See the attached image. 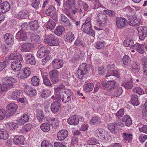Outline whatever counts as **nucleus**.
<instances>
[{"instance_id":"f257e3e1","label":"nucleus","mask_w":147,"mask_h":147,"mask_svg":"<svg viewBox=\"0 0 147 147\" xmlns=\"http://www.w3.org/2000/svg\"><path fill=\"white\" fill-rule=\"evenodd\" d=\"M2 84H0V92L7 91L9 89L12 88L14 87L13 83L17 82L16 79L11 76L4 78L2 80Z\"/></svg>"},{"instance_id":"f03ea898","label":"nucleus","mask_w":147,"mask_h":147,"mask_svg":"<svg viewBox=\"0 0 147 147\" xmlns=\"http://www.w3.org/2000/svg\"><path fill=\"white\" fill-rule=\"evenodd\" d=\"M88 9V6L86 3L81 0H79L73 8L72 11L74 14H77L82 16L84 15V11H86Z\"/></svg>"},{"instance_id":"7ed1b4c3","label":"nucleus","mask_w":147,"mask_h":147,"mask_svg":"<svg viewBox=\"0 0 147 147\" xmlns=\"http://www.w3.org/2000/svg\"><path fill=\"white\" fill-rule=\"evenodd\" d=\"M108 20L106 15L104 13H98L96 17V24L98 26L102 28L107 25Z\"/></svg>"},{"instance_id":"20e7f679","label":"nucleus","mask_w":147,"mask_h":147,"mask_svg":"<svg viewBox=\"0 0 147 147\" xmlns=\"http://www.w3.org/2000/svg\"><path fill=\"white\" fill-rule=\"evenodd\" d=\"M89 70L88 66L86 63L80 65L76 73V76L80 79H82L84 76L88 73Z\"/></svg>"},{"instance_id":"39448f33","label":"nucleus","mask_w":147,"mask_h":147,"mask_svg":"<svg viewBox=\"0 0 147 147\" xmlns=\"http://www.w3.org/2000/svg\"><path fill=\"white\" fill-rule=\"evenodd\" d=\"M44 42L45 43L50 46H58L59 43V39L55 35L50 34L46 36Z\"/></svg>"},{"instance_id":"423d86ee","label":"nucleus","mask_w":147,"mask_h":147,"mask_svg":"<svg viewBox=\"0 0 147 147\" xmlns=\"http://www.w3.org/2000/svg\"><path fill=\"white\" fill-rule=\"evenodd\" d=\"M92 25H82L81 27L82 30L85 33L94 37L95 36L94 30L92 29Z\"/></svg>"},{"instance_id":"0eeeda50","label":"nucleus","mask_w":147,"mask_h":147,"mask_svg":"<svg viewBox=\"0 0 147 147\" xmlns=\"http://www.w3.org/2000/svg\"><path fill=\"white\" fill-rule=\"evenodd\" d=\"M17 105L14 103L8 104L6 107V111L8 116L12 115L16 111L17 109Z\"/></svg>"},{"instance_id":"6e6552de","label":"nucleus","mask_w":147,"mask_h":147,"mask_svg":"<svg viewBox=\"0 0 147 147\" xmlns=\"http://www.w3.org/2000/svg\"><path fill=\"white\" fill-rule=\"evenodd\" d=\"M72 95V93L69 90H67L64 91V93L61 94V100L63 102L66 103L71 100Z\"/></svg>"},{"instance_id":"1a4fd4ad","label":"nucleus","mask_w":147,"mask_h":147,"mask_svg":"<svg viewBox=\"0 0 147 147\" xmlns=\"http://www.w3.org/2000/svg\"><path fill=\"white\" fill-rule=\"evenodd\" d=\"M63 64V61L58 58L54 59L51 63L52 67L55 69H58L62 67Z\"/></svg>"},{"instance_id":"9d476101","label":"nucleus","mask_w":147,"mask_h":147,"mask_svg":"<svg viewBox=\"0 0 147 147\" xmlns=\"http://www.w3.org/2000/svg\"><path fill=\"white\" fill-rule=\"evenodd\" d=\"M139 39L143 40L147 36V28L145 26H140L138 28Z\"/></svg>"},{"instance_id":"9b49d317","label":"nucleus","mask_w":147,"mask_h":147,"mask_svg":"<svg viewBox=\"0 0 147 147\" xmlns=\"http://www.w3.org/2000/svg\"><path fill=\"white\" fill-rule=\"evenodd\" d=\"M116 25L119 28H123L128 23V21L124 18L117 17L116 18Z\"/></svg>"},{"instance_id":"f8f14e48","label":"nucleus","mask_w":147,"mask_h":147,"mask_svg":"<svg viewBox=\"0 0 147 147\" xmlns=\"http://www.w3.org/2000/svg\"><path fill=\"white\" fill-rule=\"evenodd\" d=\"M116 86V82L113 80L108 81L107 82L102 84L103 87L105 89L106 88L108 91H111Z\"/></svg>"},{"instance_id":"ddd939ff","label":"nucleus","mask_w":147,"mask_h":147,"mask_svg":"<svg viewBox=\"0 0 147 147\" xmlns=\"http://www.w3.org/2000/svg\"><path fill=\"white\" fill-rule=\"evenodd\" d=\"M24 90L25 93L30 96H34L36 95L37 93L35 89L27 85H26Z\"/></svg>"},{"instance_id":"4468645a","label":"nucleus","mask_w":147,"mask_h":147,"mask_svg":"<svg viewBox=\"0 0 147 147\" xmlns=\"http://www.w3.org/2000/svg\"><path fill=\"white\" fill-rule=\"evenodd\" d=\"M46 120L51 123L50 125L52 128L55 129L58 128L59 121L57 119H55L49 117H46Z\"/></svg>"},{"instance_id":"2eb2a0df","label":"nucleus","mask_w":147,"mask_h":147,"mask_svg":"<svg viewBox=\"0 0 147 147\" xmlns=\"http://www.w3.org/2000/svg\"><path fill=\"white\" fill-rule=\"evenodd\" d=\"M107 68L108 71L105 76L106 77H109L111 76H114L117 78L120 77V75L119 73L116 71L114 70L113 68L110 67V66L108 65Z\"/></svg>"},{"instance_id":"dca6fc26","label":"nucleus","mask_w":147,"mask_h":147,"mask_svg":"<svg viewBox=\"0 0 147 147\" xmlns=\"http://www.w3.org/2000/svg\"><path fill=\"white\" fill-rule=\"evenodd\" d=\"M27 34L22 30L19 31L16 34V38L19 41L26 40L27 39Z\"/></svg>"},{"instance_id":"f3484780","label":"nucleus","mask_w":147,"mask_h":147,"mask_svg":"<svg viewBox=\"0 0 147 147\" xmlns=\"http://www.w3.org/2000/svg\"><path fill=\"white\" fill-rule=\"evenodd\" d=\"M50 51L46 46H42L40 48L37 53V56L39 58H42L45 55V53H49Z\"/></svg>"},{"instance_id":"a211bd4d","label":"nucleus","mask_w":147,"mask_h":147,"mask_svg":"<svg viewBox=\"0 0 147 147\" xmlns=\"http://www.w3.org/2000/svg\"><path fill=\"white\" fill-rule=\"evenodd\" d=\"M25 61L27 63L32 65H34L36 63V61L33 55L30 53L26 54L25 56Z\"/></svg>"},{"instance_id":"6ab92c4d","label":"nucleus","mask_w":147,"mask_h":147,"mask_svg":"<svg viewBox=\"0 0 147 147\" xmlns=\"http://www.w3.org/2000/svg\"><path fill=\"white\" fill-rule=\"evenodd\" d=\"M19 72L20 75L19 78L21 79H24L27 78L31 74L30 69L28 67L24 68Z\"/></svg>"},{"instance_id":"aec40b11","label":"nucleus","mask_w":147,"mask_h":147,"mask_svg":"<svg viewBox=\"0 0 147 147\" xmlns=\"http://www.w3.org/2000/svg\"><path fill=\"white\" fill-rule=\"evenodd\" d=\"M41 76L43 80V84L47 86H52V84L49 78L48 74L46 72L42 73Z\"/></svg>"},{"instance_id":"412c9836","label":"nucleus","mask_w":147,"mask_h":147,"mask_svg":"<svg viewBox=\"0 0 147 147\" xmlns=\"http://www.w3.org/2000/svg\"><path fill=\"white\" fill-rule=\"evenodd\" d=\"M21 62L19 61H14L12 62L11 67L12 70L15 71H18L22 67Z\"/></svg>"},{"instance_id":"4be33fe9","label":"nucleus","mask_w":147,"mask_h":147,"mask_svg":"<svg viewBox=\"0 0 147 147\" xmlns=\"http://www.w3.org/2000/svg\"><path fill=\"white\" fill-rule=\"evenodd\" d=\"M8 59L10 60H15L20 61L23 60V58L21 54L18 53H14L9 55Z\"/></svg>"},{"instance_id":"5701e85b","label":"nucleus","mask_w":147,"mask_h":147,"mask_svg":"<svg viewBox=\"0 0 147 147\" xmlns=\"http://www.w3.org/2000/svg\"><path fill=\"white\" fill-rule=\"evenodd\" d=\"M68 131L65 129H62L59 131L57 135L59 140L61 141L64 140L68 136Z\"/></svg>"},{"instance_id":"b1692460","label":"nucleus","mask_w":147,"mask_h":147,"mask_svg":"<svg viewBox=\"0 0 147 147\" xmlns=\"http://www.w3.org/2000/svg\"><path fill=\"white\" fill-rule=\"evenodd\" d=\"M24 138L23 136L18 135L16 136L13 139V141L16 144L22 145L24 144Z\"/></svg>"},{"instance_id":"393cba45","label":"nucleus","mask_w":147,"mask_h":147,"mask_svg":"<svg viewBox=\"0 0 147 147\" xmlns=\"http://www.w3.org/2000/svg\"><path fill=\"white\" fill-rule=\"evenodd\" d=\"M79 119L76 115H74L69 117L67 119V122L70 125H76L79 122Z\"/></svg>"},{"instance_id":"a878e982","label":"nucleus","mask_w":147,"mask_h":147,"mask_svg":"<svg viewBox=\"0 0 147 147\" xmlns=\"http://www.w3.org/2000/svg\"><path fill=\"white\" fill-rule=\"evenodd\" d=\"M122 92V90L121 87H116L111 91V94L114 96L117 97L120 96Z\"/></svg>"},{"instance_id":"bb28decb","label":"nucleus","mask_w":147,"mask_h":147,"mask_svg":"<svg viewBox=\"0 0 147 147\" xmlns=\"http://www.w3.org/2000/svg\"><path fill=\"white\" fill-rule=\"evenodd\" d=\"M61 104L57 101H55L51 104V108L52 112L53 113H55L58 111L59 109Z\"/></svg>"},{"instance_id":"cd10ccee","label":"nucleus","mask_w":147,"mask_h":147,"mask_svg":"<svg viewBox=\"0 0 147 147\" xmlns=\"http://www.w3.org/2000/svg\"><path fill=\"white\" fill-rule=\"evenodd\" d=\"M22 95L20 90H16L14 91L10 95V98L13 100H17Z\"/></svg>"},{"instance_id":"c85d7f7f","label":"nucleus","mask_w":147,"mask_h":147,"mask_svg":"<svg viewBox=\"0 0 147 147\" xmlns=\"http://www.w3.org/2000/svg\"><path fill=\"white\" fill-rule=\"evenodd\" d=\"M4 38L5 43L7 45L11 44L13 42V36L10 33L6 34L4 36Z\"/></svg>"},{"instance_id":"c756f323","label":"nucleus","mask_w":147,"mask_h":147,"mask_svg":"<svg viewBox=\"0 0 147 147\" xmlns=\"http://www.w3.org/2000/svg\"><path fill=\"white\" fill-rule=\"evenodd\" d=\"M76 5L75 0H67L64 4L65 8L72 9Z\"/></svg>"},{"instance_id":"7c9ffc66","label":"nucleus","mask_w":147,"mask_h":147,"mask_svg":"<svg viewBox=\"0 0 147 147\" xmlns=\"http://www.w3.org/2000/svg\"><path fill=\"white\" fill-rule=\"evenodd\" d=\"M128 23L132 26H138L142 23L141 20L138 18H131L129 19V21H128Z\"/></svg>"},{"instance_id":"2f4dec72","label":"nucleus","mask_w":147,"mask_h":147,"mask_svg":"<svg viewBox=\"0 0 147 147\" xmlns=\"http://www.w3.org/2000/svg\"><path fill=\"white\" fill-rule=\"evenodd\" d=\"M29 25L30 29L32 30H36L39 27L38 21L36 20L30 22Z\"/></svg>"},{"instance_id":"473e14b6","label":"nucleus","mask_w":147,"mask_h":147,"mask_svg":"<svg viewBox=\"0 0 147 147\" xmlns=\"http://www.w3.org/2000/svg\"><path fill=\"white\" fill-rule=\"evenodd\" d=\"M27 12L25 10H23L15 14L16 18L22 19L25 18L27 17Z\"/></svg>"},{"instance_id":"72a5a7b5","label":"nucleus","mask_w":147,"mask_h":147,"mask_svg":"<svg viewBox=\"0 0 147 147\" xmlns=\"http://www.w3.org/2000/svg\"><path fill=\"white\" fill-rule=\"evenodd\" d=\"M133 40L131 39H127L125 40L123 44L126 47H130L131 48H136V45H134Z\"/></svg>"},{"instance_id":"f704fd0d","label":"nucleus","mask_w":147,"mask_h":147,"mask_svg":"<svg viewBox=\"0 0 147 147\" xmlns=\"http://www.w3.org/2000/svg\"><path fill=\"white\" fill-rule=\"evenodd\" d=\"M51 93L50 90L44 89L40 92V97L46 99L51 95Z\"/></svg>"},{"instance_id":"c9c22d12","label":"nucleus","mask_w":147,"mask_h":147,"mask_svg":"<svg viewBox=\"0 0 147 147\" xmlns=\"http://www.w3.org/2000/svg\"><path fill=\"white\" fill-rule=\"evenodd\" d=\"M56 10L55 7L52 5L49 7L45 11V13L48 16H53L56 13Z\"/></svg>"},{"instance_id":"e433bc0d","label":"nucleus","mask_w":147,"mask_h":147,"mask_svg":"<svg viewBox=\"0 0 147 147\" xmlns=\"http://www.w3.org/2000/svg\"><path fill=\"white\" fill-rule=\"evenodd\" d=\"M94 87V84L92 83H85L83 86V89L84 91L88 92L92 90Z\"/></svg>"},{"instance_id":"4c0bfd02","label":"nucleus","mask_w":147,"mask_h":147,"mask_svg":"<svg viewBox=\"0 0 147 147\" xmlns=\"http://www.w3.org/2000/svg\"><path fill=\"white\" fill-rule=\"evenodd\" d=\"M32 44L25 43L22 45L21 48V51H29L32 48Z\"/></svg>"},{"instance_id":"58836bf2","label":"nucleus","mask_w":147,"mask_h":147,"mask_svg":"<svg viewBox=\"0 0 147 147\" xmlns=\"http://www.w3.org/2000/svg\"><path fill=\"white\" fill-rule=\"evenodd\" d=\"M45 116L42 110H38L36 112V117L40 122L42 121Z\"/></svg>"},{"instance_id":"ea45409f","label":"nucleus","mask_w":147,"mask_h":147,"mask_svg":"<svg viewBox=\"0 0 147 147\" xmlns=\"http://www.w3.org/2000/svg\"><path fill=\"white\" fill-rule=\"evenodd\" d=\"M9 135L4 129H0V140H5L8 138Z\"/></svg>"},{"instance_id":"a19ab883","label":"nucleus","mask_w":147,"mask_h":147,"mask_svg":"<svg viewBox=\"0 0 147 147\" xmlns=\"http://www.w3.org/2000/svg\"><path fill=\"white\" fill-rule=\"evenodd\" d=\"M122 121L125 122V125L127 126H130L132 123L131 119L128 115H125L122 118Z\"/></svg>"},{"instance_id":"79ce46f5","label":"nucleus","mask_w":147,"mask_h":147,"mask_svg":"<svg viewBox=\"0 0 147 147\" xmlns=\"http://www.w3.org/2000/svg\"><path fill=\"white\" fill-rule=\"evenodd\" d=\"M1 8L2 9L3 12H6L9 10L10 9V5L7 2H5L1 4Z\"/></svg>"},{"instance_id":"37998d69","label":"nucleus","mask_w":147,"mask_h":147,"mask_svg":"<svg viewBox=\"0 0 147 147\" xmlns=\"http://www.w3.org/2000/svg\"><path fill=\"white\" fill-rule=\"evenodd\" d=\"M124 137H123L125 142H127L130 143L132 140L133 134H127L126 133H123Z\"/></svg>"},{"instance_id":"c03bdc74","label":"nucleus","mask_w":147,"mask_h":147,"mask_svg":"<svg viewBox=\"0 0 147 147\" xmlns=\"http://www.w3.org/2000/svg\"><path fill=\"white\" fill-rule=\"evenodd\" d=\"M40 79L37 76H33L31 79V84L34 86H38L39 84Z\"/></svg>"},{"instance_id":"a18cd8bd","label":"nucleus","mask_w":147,"mask_h":147,"mask_svg":"<svg viewBox=\"0 0 147 147\" xmlns=\"http://www.w3.org/2000/svg\"><path fill=\"white\" fill-rule=\"evenodd\" d=\"M138 97L136 95L133 94L131 96V103L134 106H137L139 104Z\"/></svg>"},{"instance_id":"49530a36","label":"nucleus","mask_w":147,"mask_h":147,"mask_svg":"<svg viewBox=\"0 0 147 147\" xmlns=\"http://www.w3.org/2000/svg\"><path fill=\"white\" fill-rule=\"evenodd\" d=\"M30 38L33 42L38 44L40 42V37L38 35L32 34Z\"/></svg>"},{"instance_id":"de8ad7c7","label":"nucleus","mask_w":147,"mask_h":147,"mask_svg":"<svg viewBox=\"0 0 147 147\" xmlns=\"http://www.w3.org/2000/svg\"><path fill=\"white\" fill-rule=\"evenodd\" d=\"M64 30V28L63 26H58L55 30V33L57 35H60L62 34V33Z\"/></svg>"},{"instance_id":"09e8293b","label":"nucleus","mask_w":147,"mask_h":147,"mask_svg":"<svg viewBox=\"0 0 147 147\" xmlns=\"http://www.w3.org/2000/svg\"><path fill=\"white\" fill-rule=\"evenodd\" d=\"M103 11L107 14L111 18H115L116 17V13L113 10L109 9L104 10Z\"/></svg>"},{"instance_id":"8fccbe9b","label":"nucleus","mask_w":147,"mask_h":147,"mask_svg":"<svg viewBox=\"0 0 147 147\" xmlns=\"http://www.w3.org/2000/svg\"><path fill=\"white\" fill-rule=\"evenodd\" d=\"M55 26V22L51 19H49L46 25L47 27L51 30L54 28Z\"/></svg>"},{"instance_id":"3c124183","label":"nucleus","mask_w":147,"mask_h":147,"mask_svg":"<svg viewBox=\"0 0 147 147\" xmlns=\"http://www.w3.org/2000/svg\"><path fill=\"white\" fill-rule=\"evenodd\" d=\"M7 128L16 129L18 127V125L17 123L12 122H9L5 125Z\"/></svg>"},{"instance_id":"603ef678","label":"nucleus","mask_w":147,"mask_h":147,"mask_svg":"<svg viewBox=\"0 0 147 147\" xmlns=\"http://www.w3.org/2000/svg\"><path fill=\"white\" fill-rule=\"evenodd\" d=\"M136 49L137 51L141 54H143L144 52V47L142 44L137 43Z\"/></svg>"},{"instance_id":"864d4df0","label":"nucleus","mask_w":147,"mask_h":147,"mask_svg":"<svg viewBox=\"0 0 147 147\" xmlns=\"http://www.w3.org/2000/svg\"><path fill=\"white\" fill-rule=\"evenodd\" d=\"M52 57L51 55H48L45 58L43 59L40 63L41 65L43 66L45 65L47 62L50 59H51Z\"/></svg>"},{"instance_id":"5fc2aeb1","label":"nucleus","mask_w":147,"mask_h":147,"mask_svg":"<svg viewBox=\"0 0 147 147\" xmlns=\"http://www.w3.org/2000/svg\"><path fill=\"white\" fill-rule=\"evenodd\" d=\"M133 92L139 95H141L144 93L143 89L140 87H136L133 89Z\"/></svg>"},{"instance_id":"6e6d98bb","label":"nucleus","mask_w":147,"mask_h":147,"mask_svg":"<svg viewBox=\"0 0 147 147\" xmlns=\"http://www.w3.org/2000/svg\"><path fill=\"white\" fill-rule=\"evenodd\" d=\"M98 144V140L93 138H90L87 142L88 145H96Z\"/></svg>"},{"instance_id":"4d7b16f0","label":"nucleus","mask_w":147,"mask_h":147,"mask_svg":"<svg viewBox=\"0 0 147 147\" xmlns=\"http://www.w3.org/2000/svg\"><path fill=\"white\" fill-rule=\"evenodd\" d=\"M61 20L64 23H67L70 26H72L73 24L72 23L70 22L69 19L64 14H61Z\"/></svg>"},{"instance_id":"13d9d810","label":"nucleus","mask_w":147,"mask_h":147,"mask_svg":"<svg viewBox=\"0 0 147 147\" xmlns=\"http://www.w3.org/2000/svg\"><path fill=\"white\" fill-rule=\"evenodd\" d=\"M123 63L125 65H128L130 63V59L129 57L127 55H125L123 57Z\"/></svg>"},{"instance_id":"bf43d9fd","label":"nucleus","mask_w":147,"mask_h":147,"mask_svg":"<svg viewBox=\"0 0 147 147\" xmlns=\"http://www.w3.org/2000/svg\"><path fill=\"white\" fill-rule=\"evenodd\" d=\"M40 0H32V6L35 9H38L40 4Z\"/></svg>"},{"instance_id":"052dcab7","label":"nucleus","mask_w":147,"mask_h":147,"mask_svg":"<svg viewBox=\"0 0 147 147\" xmlns=\"http://www.w3.org/2000/svg\"><path fill=\"white\" fill-rule=\"evenodd\" d=\"M59 72L56 69L53 70L49 73V76L50 78L55 77L59 76Z\"/></svg>"},{"instance_id":"680f3d73","label":"nucleus","mask_w":147,"mask_h":147,"mask_svg":"<svg viewBox=\"0 0 147 147\" xmlns=\"http://www.w3.org/2000/svg\"><path fill=\"white\" fill-rule=\"evenodd\" d=\"M105 45V42L104 41L102 42H97L94 45L95 47L96 48L98 49H101Z\"/></svg>"},{"instance_id":"e2e57ef3","label":"nucleus","mask_w":147,"mask_h":147,"mask_svg":"<svg viewBox=\"0 0 147 147\" xmlns=\"http://www.w3.org/2000/svg\"><path fill=\"white\" fill-rule=\"evenodd\" d=\"M122 86L124 87L126 89H129L131 88L132 86V82L129 81L123 83Z\"/></svg>"},{"instance_id":"0e129e2a","label":"nucleus","mask_w":147,"mask_h":147,"mask_svg":"<svg viewBox=\"0 0 147 147\" xmlns=\"http://www.w3.org/2000/svg\"><path fill=\"white\" fill-rule=\"evenodd\" d=\"M74 34L72 32L69 33L67 35L66 39L69 41V42H72L74 38Z\"/></svg>"},{"instance_id":"69168bd1","label":"nucleus","mask_w":147,"mask_h":147,"mask_svg":"<svg viewBox=\"0 0 147 147\" xmlns=\"http://www.w3.org/2000/svg\"><path fill=\"white\" fill-rule=\"evenodd\" d=\"M100 120L99 117H94L92 118L90 121V123L91 125H93L96 123L100 122Z\"/></svg>"},{"instance_id":"338daca9","label":"nucleus","mask_w":147,"mask_h":147,"mask_svg":"<svg viewBox=\"0 0 147 147\" xmlns=\"http://www.w3.org/2000/svg\"><path fill=\"white\" fill-rule=\"evenodd\" d=\"M41 147H53V145L46 141H43L41 143Z\"/></svg>"},{"instance_id":"774afa93","label":"nucleus","mask_w":147,"mask_h":147,"mask_svg":"<svg viewBox=\"0 0 147 147\" xmlns=\"http://www.w3.org/2000/svg\"><path fill=\"white\" fill-rule=\"evenodd\" d=\"M142 63L143 65V69H147V58L143 57L142 59Z\"/></svg>"}]
</instances>
